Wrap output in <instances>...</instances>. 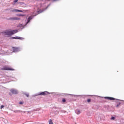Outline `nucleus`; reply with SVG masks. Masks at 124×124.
Segmentation results:
<instances>
[{
  "mask_svg": "<svg viewBox=\"0 0 124 124\" xmlns=\"http://www.w3.org/2000/svg\"><path fill=\"white\" fill-rule=\"evenodd\" d=\"M51 5V3L49 4L46 8H45L43 10H40L39 11H37V14H35L34 15L31 16L28 18L27 21L26 22V25H28L30 22H31V20H32L35 16H37V15H38V14H40V13H42V12H44L45 10H46V9Z\"/></svg>",
  "mask_w": 124,
  "mask_h": 124,
  "instance_id": "nucleus-1",
  "label": "nucleus"
},
{
  "mask_svg": "<svg viewBox=\"0 0 124 124\" xmlns=\"http://www.w3.org/2000/svg\"><path fill=\"white\" fill-rule=\"evenodd\" d=\"M18 31H18V30H13L11 31L6 30L4 31V33L6 35L11 36V35H13V34H15V33H17V32H18Z\"/></svg>",
  "mask_w": 124,
  "mask_h": 124,
  "instance_id": "nucleus-2",
  "label": "nucleus"
},
{
  "mask_svg": "<svg viewBox=\"0 0 124 124\" xmlns=\"http://www.w3.org/2000/svg\"><path fill=\"white\" fill-rule=\"evenodd\" d=\"M50 93H50L47 91H45L43 92L39 93L37 94H35L32 95V96H37V95H46L47 94H50Z\"/></svg>",
  "mask_w": 124,
  "mask_h": 124,
  "instance_id": "nucleus-3",
  "label": "nucleus"
},
{
  "mask_svg": "<svg viewBox=\"0 0 124 124\" xmlns=\"http://www.w3.org/2000/svg\"><path fill=\"white\" fill-rule=\"evenodd\" d=\"M1 70H7V71H13L14 70V69L12 68H9L6 66L3 67L1 69Z\"/></svg>",
  "mask_w": 124,
  "mask_h": 124,
  "instance_id": "nucleus-4",
  "label": "nucleus"
},
{
  "mask_svg": "<svg viewBox=\"0 0 124 124\" xmlns=\"http://www.w3.org/2000/svg\"><path fill=\"white\" fill-rule=\"evenodd\" d=\"M115 104H116V107H119L121 104H122V103L120 102L121 100L119 99H116L115 100Z\"/></svg>",
  "mask_w": 124,
  "mask_h": 124,
  "instance_id": "nucleus-5",
  "label": "nucleus"
},
{
  "mask_svg": "<svg viewBox=\"0 0 124 124\" xmlns=\"http://www.w3.org/2000/svg\"><path fill=\"white\" fill-rule=\"evenodd\" d=\"M10 92L13 94H18V90L14 89H11Z\"/></svg>",
  "mask_w": 124,
  "mask_h": 124,
  "instance_id": "nucleus-6",
  "label": "nucleus"
},
{
  "mask_svg": "<svg viewBox=\"0 0 124 124\" xmlns=\"http://www.w3.org/2000/svg\"><path fill=\"white\" fill-rule=\"evenodd\" d=\"M8 20H10V21H16L17 20H20V18L17 17H10L8 19Z\"/></svg>",
  "mask_w": 124,
  "mask_h": 124,
  "instance_id": "nucleus-7",
  "label": "nucleus"
},
{
  "mask_svg": "<svg viewBox=\"0 0 124 124\" xmlns=\"http://www.w3.org/2000/svg\"><path fill=\"white\" fill-rule=\"evenodd\" d=\"M10 38L11 39H20V40H23V39H24V38L23 37H18V36L11 37Z\"/></svg>",
  "mask_w": 124,
  "mask_h": 124,
  "instance_id": "nucleus-8",
  "label": "nucleus"
},
{
  "mask_svg": "<svg viewBox=\"0 0 124 124\" xmlns=\"http://www.w3.org/2000/svg\"><path fill=\"white\" fill-rule=\"evenodd\" d=\"M13 52H20V48L19 47H13Z\"/></svg>",
  "mask_w": 124,
  "mask_h": 124,
  "instance_id": "nucleus-9",
  "label": "nucleus"
},
{
  "mask_svg": "<svg viewBox=\"0 0 124 124\" xmlns=\"http://www.w3.org/2000/svg\"><path fill=\"white\" fill-rule=\"evenodd\" d=\"M105 99H108V100H116V98L112 97L106 96L104 97Z\"/></svg>",
  "mask_w": 124,
  "mask_h": 124,
  "instance_id": "nucleus-10",
  "label": "nucleus"
},
{
  "mask_svg": "<svg viewBox=\"0 0 124 124\" xmlns=\"http://www.w3.org/2000/svg\"><path fill=\"white\" fill-rule=\"evenodd\" d=\"M75 113L76 114H77V115H79V114H80V113H81V112L80 111V110L77 109L75 110Z\"/></svg>",
  "mask_w": 124,
  "mask_h": 124,
  "instance_id": "nucleus-11",
  "label": "nucleus"
},
{
  "mask_svg": "<svg viewBox=\"0 0 124 124\" xmlns=\"http://www.w3.org/2000/svg\"><path fill=\"white\" fill-rule=\"evenodd\" d=\"M14 11H15V12H23L22 10H20L18 9H15L14 10Z\"/></svg>",
  "mask_w": 124,
  "mask_h": 124,
  "instance_id": "nucleus-12",
  "label": "nucleus"
},
{
  "mask_svg": "<svg viewBox=\"0 0 124 124\" xmlns=\"http://www.w3.org/2000/svg\"><path fill=\"white\" fill-rule=\"evenodd\" d=\"M14 113H20V112H22L21 110H13Z\"/></svg>",
  "mask_w": 124,
  "mask_h": 124,
  "instance_id": "nucleus-13",
  "label": "nucleus"
},
{
  "mask_svg": "<svg viewBox=\"0 0 124 124\" xmlns=\"http://www.w3.org/2000/svg\"><path fill=\"white\" fill-rule=\"evenodd\" d=\"M23 94H25V95H26L27 97H29V93H27L26 92H23Z\"/></svg>",
  "mask_w": 124,
  "mask_h": 124,
  "instance_id": "nucleus-14",
  "label": "nucleus"
},
{
  "mask_svg": "<svg viewBox=\"0 0 124 124\" xmlns=\"http://www.w3.org/2000/svg\"><path fill=\"white\" fill-rule=\"evenodd\" d=\"M49 124H53V120H52L51 119H50L49 120Z\"/></svg>",
  "mask_w": 124,
  "mask_h": 124,
  "instance_id": "nucleus-15",
  "label": "nucleus"
},
{
  "mask_svg": "<svg viewBox=\"0 0 124 124\" xmlns=\"http://www.w3.org/2000/svg\"><path fill=\"white\" fill-rule=\"evenodd\" d=\"M17 16H25V15H22V14H17Z\"/></svg>",
  "mask_w": 124,
  "mask_h": 124,
  "instance_id": "nucleus-16",
  "label": "nucleus"
},
{
  "mask_svg": "<svg viewBox=\"0 0 124 124\" xmlns=\"http://www.w3.org/2000/svg\"><path fill=\"white\" fill-rule=\"evenodd\" d=\"M91 101H92V99H87V102L90 103V102H91Z\"/></svg>",
  "mask_w": 124,
  "mask_h": 124,
  "instance_id": "nucleus-17",
  "label": "nucleus"
},
{
  "mask_svg": "<svg viewBox=\"0 0 124 124\" xmlns=\"http://www.w3.org/2000/svg\"><path fill=\"white\" fill-rule=\"evenodd\" d=\"M115 119H116V117H115L114 116H112L111 117V120H115Z\"/></svg>",
  "mask_w": 124,
  "mask_h": 124,
  "instance_id": "nucleus-18",
  "label": "nucleus"
},
{
  "mask_svg": "<svg viewBox=\"0 0 124 124\" xmlns=\"http://www.w3.org/2000/svg\"><path fill=\"white\" fill-rule=\"evenodd\" d=\"M62 102H65V101H66V100L64 98H63L62 100Z\"/></svg>",
  "mask_w": 124,
  "mask_h": 124,
  "instance_id": "nucleus-19",
  "label": "nucleus"
},
{
  "mask_svg": "<svg viewBox=\"0 0 124 124\" xmlns=\"http://www.w3.org/2000/svg\"><path fill=\"white\" fill-rule=\"evenodd\" d=\"M61 112H62V113H66V111L65 110H61Z\"/></svg>",
  "mask_w": 124,
  "mask_h": 124,
  "instance_id": "nucleus-20",
  "label": "nucleus"
},
{
  "mask_svg": "<svg viewBox=\"0 0 124 124\" xmlns=\"http://www.w3.org/2000/svg\"><path fill=\"white\" fill-rule=\"evenodd\" d=\"M4 107V105H1V106H0V108L1 109H2V108H3Z\"/></svg>",
  "mask_w": 124,
  "mask_h": 124,
  "instance_id": "nucleus-21",
  "label": "nucleus"
},
{
  "mask_svg": "<svg viewBox=\"0 0 124 124\" xmlns=\"http://www.w3.org/2000/svg\"><path fill=\"white\" fill-rule=\"evenodd\" d=\"M17 1H18V0H15L14 1V2H15V3H16V2H17Z\"/></svg>",
  "mask_w": 124,
  "mask_h": 124,
  "instance_id": "nucleus-22",
  "label": "nucleus"
},
{
  "mask_svg": "<svg viewBox=\"0 0 124 124\" xmlns=\"http://www.w3.org/2000/svg\"><path fill=\"white\" fill-rule=\"evenodd\" d=\"M55 114H59V111H55Z\"/></svg>",
  "mask_w": 124,
  "mask_h": 124,
  "instance_id": "nucleus-23",
  "label": "nucleus"
},
{
  "mask_svg": "<svg viewBox=\"0 0 124 124\" xmlns=\"http://www.w3.org/2000/svg\"><path fill=\"white\" fill-rule=\"evenodd\" d=\"M19 104L20 105H22L23 104V102H20Z\"/></svg>",
  "mask_w": 124,
  "mask_h": 124,
  "instance_id": "nucleus-24",
  "label": "nucleus"
},
{
  "mask_svg": "<svg viewBox=\"0 0 124 124\" xmlns=\"http://www.w3.org/2000/svg\"><path fill=\"white\" fill-rule=\"evenodd\" d=\"M64 94H65V93H61V95H64Z\"/></svg>",
  "mask_w": 124,
  "mask_h": 124,
  "instance_id": "nucleus-25",
  "label": "nucleus"
},
{
  "mask_svg": "<svg viewBox=\"0 0 124 124\" xmlns=\"http://www.w3.org/2000/svg\"><path fill=\"white\" fill-rule=\"evenodd\" d=\"M57 0H53V1H57Z\"/></svg>",
  "mask_w": 124,
  "mask_h": 124,
  "instance_id": "nucleus-26",
  "label": "nucleus"
},
{
  "mask_svg": "<svg viewBox=\"0 0 124 124\" xmlns=\"http://www.w3.org/2000/svg\"><path fill=\"white\" fill-rule=\"evenodd\" d=\"M26 112L25 111H23V113H25Z\"/></svg>",
  "mask_w": 124,
  "mask_h": 124,
  "instance_id": "nucleus-27",
  "label": "nucleus"
},
{
  "mask_svg": "<svg viewBox=\"0 0 124 124\" xmlns=\"http://www.w3.org/2000/svg\"><path fill=\"white\" fill-rule=\"evenodd\" d=\"M75 95V96H77V95Z\"/></svg>",
  "mask_w": 124,
  "mask_h": 124,
  "instance_id": "nucleus-28",
  "label": "nucleus"
},
{
  "mask_svg": "<svg viewBox=\"0 0 124 124\" xmlns=\"http://www.w3.org/2000/svg\"><path fill=\"white\" fill-rule=\"evenodd\" d=\"M82 95L85 96V95Z\"/></svg>",
  "mask_w": 124,
  "mask_h": 124,
  "instance_id": "nucleus-29",
  "label": "nucleus"
},
{
  "mask_svg": "<svg viewBox=\"0 0 124 124\" xmlns=\"http://www.w3.org/2000/svg\"><path fill=\"white\" fill-rule=\"evenodd\" d=\"M89 95H87V96H89Z\"/></svg>",
  "mask_w": 124,
  "mask_h": 124,
  "instance_id": "nucleus-30",
  "label": "nucleus"
},
{
  "mask_svg": "<svg viewBox=\"0 0 124 124\" xmlns=\"http://www.w3.org/2000/svg\"><path fill=\"white\" fill-rule=\"evenodd\" d=\"M22 29H23V28L21 29V31H22Z\"/></svg>",
  "mask_w": 124,
  "mask_h": 124,
  "instance_id": "nucleus-31",
  "label": "nucleus"
},
{
  "mask_svg": "<svg viewBox=\"0 0 124 124\" xmlns=\"http://www.w3.org/2000/svg\"><path fill=\"white\" fill-rule=\"evenodd\" d=\"M79 95V96H80V95Z\"/></svg>",
  "mask_w": 124,
  "mask_h": 124,
  "instance_id": "nucleus-32",
  "label": "nucleus"
}]
</instances>
